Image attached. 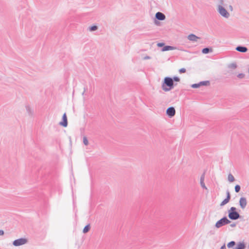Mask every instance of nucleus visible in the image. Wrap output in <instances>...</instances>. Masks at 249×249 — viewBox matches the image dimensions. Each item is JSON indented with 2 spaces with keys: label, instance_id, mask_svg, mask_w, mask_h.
Here are the masks:
<instances>
[{
  "label": "nucleus",
  "instance_id": "obj_1",
  "mask_svg": "<svg viewBox=\"0 0 249 249\" xmlns=\"http://www.w3.org/2000/svg\"><path fill=\"white\" fill-rule=\"evenodd\" d=\"M174 87L173 79L169 77H166L162 85V89L165 91H168Z\"/></svg>",
  "mask_w": 249,
  "mask_h": 249
},
{
  "label": "nucleus",
  "instance_id": "obj_2",
  "mask_svg": "<svg viewBox=\"0 0 249 249\" xmlns=\"http://www.w3.org/2000/svg\"><path fill=\"white\" fill-rule=\"evenodd\" d=\"M217 11L219 15L224 18H228L230 17L229 12L221 4L217 5Z\"/></svg>",
  "mask_w": 249,
  "mask_h": 249
},
{
  "label": "nucleus",
  "instance_id": "obj_3",
  "mask_svg": "<svg viewBox=\"0 0 249 249\" xmlns=\"http://www.w3.org/2000/svg\"><path fill=\"white\" fill-rule=\"evenodd\" d=\"M236 208L232 207L229 210V217L231 220H236L240 217V214L236 212Z\"/></svg>",
  "mask_w": 249,
  "mask_h": 249
},
{
  "label": "nucleus",
  "instance_id": "obj_4",
  "mask_svg": "<svg viewBox=\"0 0 249 249\" xmlns=\"http://www.w3.org/2000/svg\"><path fill=\"white\" fill-rule=\"evenodd\" d=\"M230 222L231 221L226 217H224L216 223L215 226L217 228H219Z\"/></svg>",
  "mask_w": 249,
  "mask_h": 249
},
{
  "label": "nucleus",
  "instance_id": "obj_5",
  "mask_svg": "<svg viewBox=\"0 0 249 249\" xmlns=\"http://www.w3.org/2000/svg\"><path fill=\"white\" fill-rule=\"evenodd\" d=\"M28 242V240L26 238H20L15 240L13 242V245L15 247L20 246L26 244Z\"/></svg>",
  "mask_w": 249,
  "mask_h": 249
},
{
  "label": "nucleus",
  "instance_id": "obj_6",
  "mask_svg": "<svg viewBox=\"0 0 249 249\" xmlns=\"http://www.w3.org/2000/svg\"><path fill=\"white\" fill-rule=\"evenodd\" d=\"M59 124L64 127L68 126V119L66 113L63 114L61 121L59 123Z\"/></svg>",
  "mask_w": 249,
  "mask_h": 249
},
{
  "label": "nucleus",
  "instance_id": "obj_7",
  "mask_svg": "<svg viewBox=\"0 0 249 249\" xmlns=\"http://www.w3.org/2000/svg\"><path fill=\"white\" fill-rule=\"evenodd\" d=\"M210 84V82L209 81H201L198 83L192 84L191 87L192 88H198L201 86H208Z\"/></svg>",
  "mask_w": 249,
  "mask_h": 249
},
{
  "label": "nucleus",
  "instance_id": "obj_8",
  "mask_svg": "<svg viewBox=\"0 0 249 249\" xmlns=\"http://www.w3.org/2000/svg\"><path fill=\"white\" fill-rule=\"evenodd\" d=\"M167 115L170 118L175 116L176 114V110L174 107H169L166 110Z\"/></svg>",
  "mask_w": 249,
  "mask_h": 249
},
{
  "label": "nucleus",
  "instance_id": "obj_9",
  "mask_svg": "<svg viewBox=\"0 0 249 249\" xmlns=\"http://www.w3.org/2000/svg\"><path fill=\"white\" fill-rule=\"evenodd\" d=\"M247 199L245 197H241L239 200V204L241 208L244 209L247 206Z\"/></svg>",
  "mask_w": 249,
  "mask_h": 249
},
{
  "label": "nucleus",
  "instance_id": "obj_10",
  "mask_svg": "<svg viewBox=\"0 0 249 249\" xmlns=\"http://www.w3.org/2000/svg\"><path fill=\"white\" fill-rule=\"evenodd\" d=\"M227 197L225 198L220 204L221 206H223L228 203L230 199L231 196L229 191H227L226 192Z\"/></svg>",
  "mask_w": 249,
  "mask_h": 249
},
{
  "label": "nucleus",
  "instance_id": "obj_11",
  "mask_svg": "<svg viewBox=\"0 0 249 249\" xmlns=\"http://www.w3.org/2000/svg\"><path fill=\"white\" fill-rule=\"evenodd\" d=\"M204 179H205V174L203 173L200 178V184L201 187L205 190H207V187L205 186L204 183Z\"/></svg>",
  "mask_w": 249,
  "mask_h": 249
},
{
  "label": "nucleus",
  "instance_id": "obj_12",
  "mask_svg": "<svg viewBox=\"0 0 249 249\" xmlns=\"http://www.w3.org/2000/svg\"><path fill=\"white\" fill-rule=\"evenodd\" d=\"M156 18L160 20H163L165 19V16L162 13L158 12L156 14Z\"/></svg>",
  "mask_w": 249,
  "mask_h": 249
},
{
  "label": "nucleus",
  "instance_id": "obj_13",
  "mask_svg": "<svg viewBox=\"0 0 249 249\" xmlns=\"http://www.w3.org/2000/svg\"><path fill=\"white\" fill-rule=\"evenodd\" d=\"M188 39L192 41L196 42L197 41V39L199 38L198 36H196L194 34H190L189 35L188 37Z\"/></svg>",
  "mask_w": 249,
  "mask_h": 249
},
{
  "label": "nucleus",
  "instance_id": "obj_14",
  "mask_svg": "<svg viewBox=\"0 0 249 249\" xmlns=\"http://www.w3.org/2000/svg\"><path fill=\"white\" fill-rule=\"evenodd\" d=\"M236 50L241 53H246L248 49L246 47L239 46L236 48Z\"/></svg>",
  "mask_w": 249,
  "mask_h": 249
},
{
  "label": "nucleus",
  "instance_id": "obj_15",
  "mask_svg": "<svg viewBox=\"0 0 249 249\" xmlns=\"http://www.w3.org/2000/svg\"><path fill=\"white\" fill-rule=\"evenodd\" d=\"M176 49L174 47L171 46H166L164 47L162 49L161 51L162 52L170 51V50H174Z\"/></svg>",
  "mask_w": 249,
  "mask_h": 249
},
{
  "label": "nucleus",
  "instance_id": "obj_16",
  "mask_svg": "<svg viewBox=\"0 0 249 249\" xmlns=\"http://www.w3.org/2000/svg\"><path fill=\"white\" fill-rule=\"evenodd\" d=\"M72 192L73 209L75 212V216H76V211L75 210V207H76V197H74V196L73 191L72 189Z\"/></svg>",
  "mask_w": 249,
  "mask_h": 249
},
{
  "label": "nucleus",
  "instance_id": "obj_17",
  "mask_svg": "<svg viewBox=\"0 0 249 249\" xmlns=\"http://www.w3.org/2000/svg\"><path fill=\"white\" fill-rule=\"evenodd\" d=\"M245 245L243 243H239L233 249H245Z\"/></svg>",
  "mask_w": 249,
  "mask_h": 249
},
{
  "label": "nucleus",
  "instance_id": "obj_18",
  "mask_svg": "<svg viewBox=\"0 0 249 249\" xmlns=\"http://www.w3.org/2000/svg\"><path fill=\"white\" fill-rule=\"evenodd\" d=\"M81 94H82L83 100L84 102L88 98V92L85 91L83 90L82 91Z\"/></svg>",
  "mask_w": 249,
  "mask_h": 249
},
{
  "label": "nucleus",
  "instance_id": "obj_19",
  "mask_svg": "<svg viewBox=\"0 0 249 249\" xmlns=\"http://www.w3.org/2000/svg\"><path fill=\"white\" fill-rule=\"evenodd\" d=\"M98 29V27L96 25H93L88 28V30L90 32H93L96 31Z\"/></svg>",
  "mask_w": 249,
  "mask_h": 249
},
{
  "label": "nucleus",
  "instance_id": "obj_20",
  "mask_svg": "<svg viewBox=\"0 0 249 249\" xmlns=\"http://www.w3.org/2000/svg\"><path fill=\"white\" fill-rule=\"evenodd\" d=\"M212 52V49L209 48H205L202 49V53L204 54Z\"/></svg>",
  "mask_w": 249,
  "mask_h": 249
},
{
  "label": "nucleus",
  "instance_id": "obj_21",
  "mask_svg": "<svg viewBox=\"0 0 249 249\" xmlns=\"http://www.w3.org/2000/svg\"><path fill=\"white\" fill-rule=\"evenodd\" d=\"M228 181L230 182H232L235 180L234 177L231 174H229L228 175Z\"/></svg>",
  "mask_w": 249,
  "mask_h": 249
},
{
  "label": "nucleus",
  "instance_id": "obj_22",
  "mask_svg": "<svg viewBox=\"0 0 249 249\" xmlns=\"http://www.w3.org/2000/svg\"><path fill=\"white\" fill-rule=\"evenodd\" d=\"M26 109L29 115H32L33 114V111L29 106H26Z\"/></svg>",
  "mask_w": 249,
  "mask_h": 249
},
{
  "label": "nucleus",
  "instance_id": "obj_23",
  "mask_svg": "<svg viewBox=\"0 0 249 249\" xmlns=\"http://www.w3.org/2000/svg\"><path fill=\"white\" fill-rule=\"evenodd\" d=\"M89 229H90V225H87V226H86L85 227V228L83 229V233H87L89 231Z\"/></svg>",
  "mask_w": 249,
  "mask_h": 249
},
{
  "label": "nucleus",
  "instance_id": "obj_24",
  "mask_svg": "<svg viewBox=\"0 0 249 249\" xmlns=\"http://www.w3.org/2000/svg\"><path fill=\"white\" fill-rule=\"evenodd\" d=\"M83 142L85 145H88L89 144V141L87 138L85 136H84L83 138Z\"/></svg>",
  "mask_w": 249,
  "mask_h": 249
},
{
  "label": "nucleus",
  "instance_id": "obj_25",
  "mask_svg": "<svg viewBox=\"0 0 249 249\" xmlns=\"http://www.w3.org/2000/svg\"><path fill=\"white\" fill-rule=\"evenodd\" d=\"M235 243L234 241H231L228 244L227 247L228 248H231L233 246H234L235 245Z\"/></svg>",
  "mask_w": 249,
  "mask_h": 249
},
{
  "label": "nucleus",
  "instance_id": "obj_26",
  "mask_svg": "<svg viewBox=\"0 0 249 249\" xmlns=\"http://www.w3.org/2000/svg\"><path fill=\"white\" fill-rule=\"evenodd\" d=\"M228 67L229 68L234 69L237 67V66L235 63H231L229 65Z\"/></svg>",
  "mask_w": 249,
  "mask_h": 249
},
{
  "label": "nucleus",
  "instance_id": "obj_27",
  "mask_svg": "<svg viewBox=\"0 0 249 249\" xmlns=\"http://www.w3.org/2000/svg\"><path fill=\"white\" fill-rule=\"evenodd\" d=\"M240 189H241L240 186L239 185H236L235 186V192L238 193L240 191Z\"/></svg>",
  "mask_w": 249,
  "mask_h": 249
},
{
  "label": "nucleus",
  "instance_id": "obj_28",
  "mask_svg": "<svg viewBox=\"0 0 249 249\" xmlns=\"http://www.w3.org/2000/svg\"><path fill=\"white\" fill-rule=\"evenodd\" d=\"M83 90L85 91L88 92V85L86 83L84 84Z\"/></svg>",
  "mask_w": 249,
  "mask_h": 249
},
{
  "label": "nucleus",
  "instance_id": "obj_29",
  "mask_svg": "<svg viewBox=\"0 0 249 249\" xmlns=\"http://www.w3.org/2000/svg\"><path fill=\"white\" fill-rule=\"evenodd\" d=\"M245 74L244 73H239L237 75V77L240 79H242L244 78Z\"/></svg>",
  "mask_w": 249,
  "mask_h": 249
},
{
  "label": "nucleus",
  "instance_id": "obj_30",
  "mask_svg": "<svg viewBox=\"0 0 249 249\" xmlns=\"http://www.w3.org/2000/svg\"><path fill=\"white\" fill-rule=\"evenodd\" d=\"M173 79V81H177V82H178L180 80V79L179 78V77H177V76L174 77Z\"/></svg>",
  "mask_w": 249,
  "mask_h": 249
},
{
  "label": "nucleus",
  "instance_id": "obj_31",
  "mask_svg": "<svg viewBox=\"0 0 249 249\" xmlns=\"http://www.w3.org/2000/svg\"><path fill=\"white\" fill-rule=\"evenodd\" d=\"M180 73H184L186 72V69L185 68H181L179 70Z\"/></svg>",
  "mask_w": 249,
  "mask_h": 249
},
{
  "label": "nucleus",
  "instance_id": "obj_32",
  "mask_svg": "<svg viewBox=\"0 0 249 249\" xmlns=\"http://www.w3.org/2000/svg\"><path fill=\"white\" fill-rule=\"evenodd\" d=\"M164 45V44L163 43H158L157 44V46L159 47H162Z\"/></svg>",
  "mask_w": 249,
  "mask_h": 249
},
{
  "label": "nucleus",
  "instance_id": "obj_33",
  "mask_svg": "<svg viewBox=\"0 0 249 249\" xmlns=\"http://www.w3.org/2000/svg\"><path fill=\"white\" fill-rule=\"evenodd\" d=\"M151 59V57L148 55L145 56L143 57V60H147V59Z\"/></svg>",
  "mask_w": 249,
  "mask_h": 249
},
{
  "label": "nucleus",
  "instance_id": "obj_34",
  "mask_svg": "<svg viewBox=\"0 0 249 249\" xmlns=\"http://www.w3.org/2000/svg\"><path fill=\"white\" fill-rule=\"evenodd\" d=\"M4 232L3 230H0V236H2V235H4Z\"/></svg>",
  "mask_w": 249,
  "mask_h": 249
},
{
  "label": "nucleus",
  "instance_id": "obj_35",
  "mask_svg": "<svg viewBox=\"0 0 249 249\" xmlns=\"http://www.w3.org/2000/svg\"><path fill=\"white\" fill-rule=\"evenodd\" d=\"M230 226L231 227H235L236 226V224L235 223H232L230 225Z\"/></svg>",
  "mask_w": 249,
  "mask_h": 249
},
{
  "label": "nucleus",
  "instance_id": "obj_36",
  "mask_svg": "<svg viewBox=\"0 0 249 249\" xmlns=\"http://www.w3.org/2000/svg\"><path fill=\"white\" fill-rule=\"evenodd\" d=\"M220 249H226L225 245L224 244L223 246H222Z\"/></svg>",
  "mask_w": 249,
  "mask_h": 249
},
{
  "label": "nucleus",
  "instance_id": "obj_37",
  "mask_svg": "<svg viewBox=\"0 0 249 249\" xmlns=\"http://www.w3.org/2000/svg\"><path fill=\"white\" fill-rule=\"evenodd\" d=\"M230 8L231 9L230 10H231V11H232V10H233V9H232V6L230 5Z\"/></svg>",
  "mask_w": 249,
  "mask_h": 249
},
{
  "label": "nucleus",
  "instance_id": "obj_38",
  "mask_svg": "<svg viewBox=\"0 0 249 249\" xmlns=\"http://www.w3.org/2000/svg\"><path fill=\"white\" fill-rule=\"evenodd\" d=\"M248 72H249V68L248 69Z\"/></svg>",
  "mask_w": 249,
  "mask_h": 249
}]
</instances>
